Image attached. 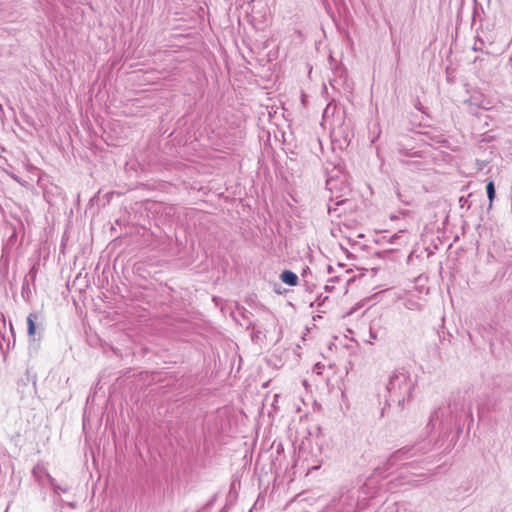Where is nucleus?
I'll use <instances>...</instances> for the list:
<instances>
[{
  "instance_id": "obj_17",
  "label": "nucleus",
  "mask_w": 512,
  "mask_h": 512,
  "mask_svg": "<svg viewBox=\"0 0 512 512\" xmlns=\"http://www.w3.org/2000/svg\"><path fill=\"white\" fill-rule=\"evenodd\" d=\"M328 272L331 273L332 272V267L329 265L328 266Z\"/></svg>"
},
{
  "instance_id": "obj_13",
  "label": "nucleus",
  "mask_w": 512,
  "mask_h": 512,
  "mask_svg": "<svg viewBox=\"0 0 512 512\" xmlns=\"http://www.w3.org/2000/svg\"><path fill=\"white\" fill-rule=\"evenodd\" d=\"M36 274H37V268H36V266L34 265V266L30 269V271H29V275H30V276H31V278L34 280V279H35V277H36Z\"/></svg>"
},
{
  "instance_id": "obj_4",
  "label": "nucleus",
  "mask_w": 512,
  "mask_h": 512,
  "mask_svg": "<svg viewBox=\"0 0 512 512\" xmlns=\"http://www.w3.org/2000/svg\"><path fill=\"white\" fill-rule=\"evenodd\" d=\"M413 450L414 447H403L395 451L387 460V468L394 466L398 461L412 457L415 454Z\"/></svg>"
},
{
  "instance_id": "obj_9",
  "label": "nucleus",
  "mask_w": 512,
  "mask_h": 512,
  "mask_svg": "<svg viewBox=\"0 0 512 512\" xmlns=\"http://www.w3.org/2000/svg\"><path fill=\"white\" fill-rule=\"evenodd\" d=\"M486 192H487V197L489 199V206L491 207L492 203L496 197L495 185L492 180L487 183Z\"/></svg>"
},
{
  "instance_id": "obj_6",
  "label": "nucleus",
  "mask_w": 512,
  "mask_h": 512,
  "mask_svg": "<svg viewBox=\"0 0 512 512\" xmlns=\"http://www.w3.org/2000/svg\"><path fill=\"white\" fill-rule=\"evenodd\" d=\"M37 319V315L34 313L29 314L27 317V332L29 337H34L36 333V325L35 320ZM35 340V338H33Z\"/></svg>"
},
{
  "instance_id": "obj_11",
  "label": "nucleus",
  "mask_w": 512,
  "mask_h": 512,
  "mask_svg": "<svg viewBox=\"0 0 512 512\" xmlns=\"http://www.w3.org/2000/svg\"><path fill=\"white\" fill-rule=\"evenodd\" d=\"M348 500H352V498H351L350 496H348V495H347V496H344V495H342V496H341L340 501H341V502H343V504H344V505H347V506H348V508L346 509V511H347V512H351V511H353V509H354V503H353V502H349V503H348Z\"/></svg>"
},
{
  "instance_id": "obj_16",
  "label": "nucleus",
  "mask_w": 512,
  "mask_h": 512,
  "mask_svg": "<svg viewBox=\"0 0 512 512\" xmlns=\"http://www.w3.org/2000/svg\"><path fill=\"white\" fill-rule=\"evenodd\" d=\"M415 107L418 109V110H421V103L418 102L417 104H415Z\"/></svg>"
},
{
  "instance_id": "obj_5",
  "label": "nucleus",
  "mask_w": 512,
  "mask_h": 512,
  "mask_svg": "<svg viewBox=\"0 0 512 512\" xmlns=\"http://www.w3.org/2000/svg\"><path fill=\"white\" fill-rule=\"evenodd\" d=\"M280 279L289 286H296L298 283V276L291 270H284L280 275Z\"/></svg>"
},
{
  "instance_id": "obj_12",
  "label": "nucleus",
  "mask_w": 512,
  "mask_h": 512,
  "mask_svg": "<svg viewBox=\"0 0 512 512\" xmlns=\"http://www.w3.org/2000/svg\"><path fill=\"white\" fill-rule=\"evenodd\" d=\"M29 289V284L27 281V276H25L23 285H22V294L24 295V292Z\"/></svg>"
},
{
  "instance_id": "obj_10",
  "label": "nucleus",
  "mask_w": 512,
  "mask_h": 512,
  "mask_svg": "<svg viewBox=\"0 0 512 512\" xmlns=\"http://www.w3.org/2000/svg\"><path fill=\"white\" fill-rule=\"evenodd\" d=\"M398 152L400 155H403V156H407V157H420V152L416 151V152H410L408 149L406 148H399L398 149Z\"/></svg>"
},
{
  "instance_id": "obj_7",
  "label": "nucleus",
  "mask_w": 512,
  "mask_h": 512,
  "mask_svg": "<svg viewBox=\"0 0 512 512\" xmlns=\"http://www.w3.org/2000/svg\"><path fill=\"white\" fill-rule=\"evenodd\" d=\"M46 480L48 481V483L50 484V486L52 487L53 491L56 493V494H59L60 492H68L69 491V487L68 486H60L56 483L55 479L50 475V474H46Z\"/></svg>"
},
{
  "instance_id": "obj_14",
  "label": "nucleus",
  "mask_w": 512,
  "mask_h": 512,
  "mask_svg": "<svg viewBox=\"0 0 512 512\" xmlns=\"http://www.w3.org/2000/svg\"><path fill=\"white\" fill-rule=\"evenodd\" d=\"M477 409H478V413H479V415L481 416V415L484 413V411H485V406H484L483 404H480V403H479V404L477 405Z\"/></svg>"
},
{
  "instance_id": "obj_1",
  "label": "nucleus",
  "mask_w": 512,
  "mask_h": 512,
  "mask_svg": "<svg viewBox=\"0 0 512 512\" xmlns=\"http://www.w3.org/2000/svg\"><path fill=\"white\" fill-rule=\"evenodd\" d=\"M416 381L411 378L410 373L404 369H396L389 377L386 385V404L396 403L403 407L406 399H410L414 390Z\"/></svg>"
},
{
  "instance_id": "obj_15",
  "label": "nucleus",
  "mask_w": 512,
  "mask_h": 512,
  "mask_svg": "<svg viewBox=\"0 0 512 512\" xmlns=\"http://www.w3.org/2000/svg\"><path fill=\"white\" fill-rule=\"evenodd\" d=\"M462 432V426L459 424L457 427V434L459 435Z\"/></svg>"
},
{
  "instance_id": "obj_8",
  "label": "nucleus",
  "mask_w": 512,
  "mask_h": 512,
  "mask_svg": "<svg viewBox=\"0 0 512 512\" xmlns=\"http://www.w3.org/2000/svg\"><path fill=\"white\" fill-rule=\"evenodd\" d=\"M33 476L39 483H42L44 479H46V474H49L45 468L41 465H36L32 470Z\"/></svg>"
},
{
  "instance_id": "obj_3",
  "label": "nucleus",
  "mask_w": 512,
  "mask_h": 512,
  "mask_svg": "<svg viewBox=\"0 0 512 512\" xmlns=\"http://www.w3.org/2000/svg\"><path fill=\"white\" fill-rule=\"evenodd\" d=\"M326 188L330 191V202H334L336 207H332L331 204H328V211L331 213L332 211H337L338 206L345 205L348 200L349 196L351 194L350 185L345 179V177L342 178H329L326 181Z\"/></svg>"
},
{
  "instance_id": "obj_2",
  "label": "nucleus",
  "mask_w": 512,
  "mask_h": 512,
  "mask_svg": "<svg viewBox=\"0 0 512 512\" xmlns=\"http://www.w3.org/2000/svg\"><path fill=\"white\" fill-rule=\"evenodd\" d=\"M463 412H466L470 421L473 422L471 402L466 401L465 395L457 393L451 397L447 406L439 407L431 413L427 428L434 429L436 421L443 420L448 417L457 422Z\"/></svg>"
}]
</instances>
